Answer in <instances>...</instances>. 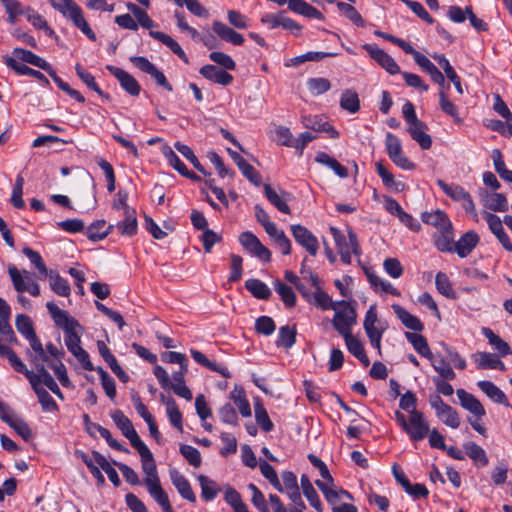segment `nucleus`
<instances>
[{
    "label": "nucleus",
    "mask_w": 512,
    "mask_h": 512,
    "mask_svg": "<svg viewBox=\"0 0 512 512\" xmlns=\"http://www.w3.org/2000/svg\"><path fill=\"white\" fill-rule=\"evenodd\" d=\"M483 205L492 211L505 212L508 210V201L502 193H488L483 191L480 193Z\"/></svg>",
    "instance_id": "26"
},
{
    "label": "nucleus",
    "mask_w": 512,
    "mask_h": 512,
    "mask_svg": "<svg viewBox=\"0 0 512 512\" xmlns=\"http://www.w3.org/2000/svg\"><path fill=\"white\" fill-rule=\"evenodd\" d=\"M105 225V220H97L93 222L85 231L87 238L94 242L103 240L114 228V225H109L106 228Z\"/></svg>",
    "instance_id": "37"
},
{
    "label": "nucleus",
    "mask_w": 512,
    "mask_h": 512,
    "mask_svg": "<svg viewBox=\"0 0 512 512\" xmlns=\"http://www.w3.org/2000/svg\"><path fill=\"white\" fill-rule=\"evenodd\" d=\"M197 480L201 486V496L205 501H212L216 498L220 489L215 481L205 475H199Z\"/></svg>",
    "instance_id": "46"
},
{
    "label": "nucleus",
    "mask_w": 512,
    "mask_h": 512,
    "mask_svg": "<svg viewBox=\"0 0 512 512\" xmlns=\"http://www.w3.org/2000/svg\"><path fill=\"white\" fill-rule=\"evenodd\" d=\"M64 342L69 352L81 363L85 370H95L89 354L81 347V339L76 329L65 333Z\"/></svg>",
    "instance_id": "7"
},
{
    "label": "nucleus",
    "mask_w": 512,
    "mask_h": 512,
    "mask_svg": "<svg viewBox=\"0 0 512 512\" xmlns=\"http://www.w3.org/2000/svg\"><path fill=\"white\" fill-rule=\"evenodd\" d=\"M261 22L269 29H275L281 26L284 29L291 31L295 35H299L302 30V26L295 22L293 19L287 17L285 12L265 14L262 16Z\"/></svg>",
    "instance_id": "13"
},
{
    "label": "nucleus",
    "mask_w": 512,
    "mask_h": 512,
    "mask_svg": "<svg viewBox=\"0 0 512 512\" xmlns=\"http://www.w3.org/2000/svg\"><path fill=\"white\" fill-rule=\"evenodd\" d=\"M212 28L215 34L221 40L231 43L235 46H241L245 41L242 34L236 32L234 29L221 21L215 20L212 23Z\"/></svg>",
    "instance_id": "19"
},
{
    "label": "nucleus",
    "mask_w": 512,
    "mask_h": 512,
    "mask_svg": "<svg viewBox=\"0 0 512 512\" xmlns=\"http://www.w3.org/2000/svg\"><path fill=\"white\" fill-rule=\"evenodd\" d=\"M435 285L440 294L449 298L455 299L456 292L452 288V284L448 278V276L443 272H438L435 278Z\"/></svg>",
    "instance_id": "57"
},
{
    "label": "nucleus",
    "mask_w": 512,
    "mask_h": 512,
    "mask_svg": "<svg viewBox=\"0 0 512 512\" xmlns=\"http://www.w3.org/2000/svg\"><path fill=\"white\" fill-rule=\"evenodd\" d=\"M131 63L140 71L150 75L155 82L168 91H172L171 84L167 81L163 72H161L152 62L142 56H133L130 58Z\"/></svg>",
    "instance_id": "11"
},
{
    "label": "nucleus",
    "mask_w": 512,
    "mask_h": 512,
    "mask_svg": "<svg viewBox=\"0 0 512 512\" xmlns=\"http://www.w3.org/2000/svg\"><path fill=\"white\" fill-rule=\"evenodd\" d=\"M286 3H288V8L294 13L307 18H314L318 20L324 19L323 14L319 10L304 0H287Z\"/></svg>",
    "instance_id": "30"
},
{
    "label": "nucleus",
    "mask_w": 512,
    "mask_h": 512,
    "mask_svg": "<svg viewBox=\"0 0 512 512\" xmlns=\"http://www.w3.org/2000/svg\"><path fill=\"white\" fill-rule=\"evenodd\" d=\"M431 365L437 371L440 376L446 380H453L456 377L450 364L443 357H434L432 355Z\"/></svg>",
    "instance_id": "58"
},
{
    "label": "nucleus",
    "mask_w": 512,
    "mask_h": 512,
    "mask_svg": "<svg viewBox=\"0 0 512 512\" xmlns=\"http://www.w3.org/2000/svg\"><path fill=\"white\" fill-rule=\"evenodd\" d=\"M275 291L280 295L281 300L287 307H293L296 304V295L293 289L281 282L280 280L274 283Z\"/></svg>",
    "instance_id": "61"
},
{
    "label": "nucleus",
    "mask_w": 512,
    "mask_h": 512,
    "mask_svg": "<svg viewBox=\"0 0 512 512\" xmlns=\"http://www.w3.org/2000/svg\"><path fill=\"white\" fill-rule=\"evenodd\" d=\"M169 476L172 484L177 489L178 493L191 503L196 502V495L193 492L189 481L177 469H170Z\"/></svg>",
    "instance_id": "17"
},
{
    "label": "nucleus",
    "mask_w": 512,
    "mask_h": 512,
    "mask_svg": "<svg viewBox=\"0 0 512 512\" xmlns=\"http://www.w3.org/2000/svg\"><path fill=\"white\" fill-rule=\"evenodd\" d=\"M301 488L304 496L309 501L310 505L314 507L318 512H322L323 506L318 496V493L314 489L312 483L310 482L308 476L306 474H302L300 478Z\"/></svg>",
    "instance_id": "40"
},
{
    "label": "nucleus",
    "mask_w": 512,
    "mask_h": 512,
    "mask_svg": "<svg viewBox=\"0 0 512 512\" xmlns=\"http://www.w3.org/2000/svg\"><path fill=\"white\" fill-rule=\"evenodd\" d=\"M264 194L268 201L275 206L280 212L290 214L291 210L286 200L279 195L269 184L264 185Z\"/></svg>",
    "instance_id": "49"
},
{
    "label": "nucleus",
    "mask_w": 512,
    "mask_h": 512,
    "mask_svg": "<svg viewBox=\"0 0 512 512\" xmlns=\"http://www.w3.org/2000/svg\"><path fill=\"white\" fill-rule=\"evenodd\" d=\"M13 58L16 60L19 59L23 62L34 65L44 71L50 69V63H48L45 59L39 57L33 52L23 49V48H14L12 51Z\"/></svg>",
    "instance_id": "32"
},
{
    "label": "nucleus",
    "mask_w": 512,
    "mask_h": 512,
    "mask_svg": "<svg viewBox=\"0 0 512 512\" xmlns=\"http://www.w3.org/2000/svg\"><path fill=\"white\" fill-rule=\"evenodd\" d=\"M190 354L198 364L208 368L209 370L218 372L225 378H229L231 376L229 370L226 367L219 366L211 362L202 352L196 349H190Z\"/></svg>",
    "instance_id": "44"
},
{
    "label": "nucleus",
    "mask_w": 512,
    "mask_h": 512,
    "mask_svg": "<svg viewBox=\"0 0 512 512\" xmlns=\"http://www.w3.org/2000/svg\"><path fill=\"white\" fill-rule=\"evenodd\" d=\"M421 219L424 223L434 226L438 232L451 229V221L447 214L439 209L433 212H423Z\"/></svg>",
    "instance_id": "23"
},
{
    "label": "nucleus",
    "mask_w": 512,
    "mask_h": 512,
    "mask_svg": "<svg viewBox=\"0 0 512 512\" xmlns=\"http://www.w3.org/2000/svg\"><path fill=\"white\" fill-rule=\"evenodd\" d=\"M464 449L469 458H471L474 462L480 464L481 466H486L488 464L489 461L485 450L475 442L465 443Z\"/></svg>",
    "instance_id": "55"
},
{
    "label": "nucleus",
    "mask_w": 512,
    "mask_h": 512,
    "mask_svg": "<svg viewBox=\"0 0 512 512\" xmlns=\"http://www.w3.org/2000/svg\"><path fill=\"white\" fill-rule=\"evenodd\" d=\"M348 351L356 357L364 366H368L370 361L365 353L363 344L352 334L343 337Z\"/></svg>",
    "instance_id": "41"
},
{
    "label": "nucleus",
    "mask_w": 512,
    "mask_h": 512,
    "mask_svg": "<svg viewBox=\"0 0 512 512\" xmlns=\"http://www.w3.org/2000/svg\"><path fill=\"white\" fill-rule=\"evenodd\" d=\"M434 243L442 252L452 251L454 248L452 228L447 231H439L434 236Z\"/></svg>",
    "instance_id": "64"
},
{
    "label": "nucleus",
    "mask_w": 512,
    "mask_h": 512,
    "mask_svg": "<svg viewBox=\"0 0 512 512\" xmlns=\"http://www.w3.org/2000/svg\"><path fill=\"white\" fill-rule=\"evenodd\" d=\"M482 334L487 338L489 344L499 353V356L505 357L512 353L509 344L504 341L499 335L495 334L492 329L488 327L482 328Z\"/></svg>",
    "instance_id": "35"
},
{
    "label": "nucleus",
    "mask_w": 512,
    "mask_h": 512,
    "mask_svg": "<svg viewBox=\"0 0 512 512\" xmlns=\"http://www.w3.org/2000/svg\"><path fill=\"white\" fill-rule=\"evenodd\" d=\"M392 309L397 318L407 328L415 332H421L424 329L423 323L417 316L409 313L405 308L398 304H393Z\"/></svg>",
    "instance_id": "24"
},
{
    "label": "nucleus",
    "mask_w": 512,
    "mask_h": 512,
    "mask_svg": "<svg viewBox=\"0 0 512 512\" xmlns=\"http://www.w3.org/2000/svg\"><path fill=\"white\" fill-rule=\"evenodd\" d=\"M405 337L412 344L417 353L427 359H432V352L423 335L419 333L406 332Z\"/></svg>",
    "instance_id": "42"
},
{
    "label": "nucleus",
    "mask_w": 512,
    "mask_h": 512,
    "mask_svg": "<svg viewBox=\"0 0 512 512\" xmlns=\"http://www.w3.org/2000/svg\"><path fill=\"white\" fill-rule=\"evenodd\" d=\"M439 106L441 110L453 118L456 123H462V119L459 117V112L457 106L449 100L447 93L443 88L439 90Z\"/></svg>",
    "instance_id": "48"
},
{
    "label": "nucleus",
    "mask_w": 512,
    "mask_h": 512,
    "mask_svg": "<svg viewBox=\"0 0 512 512\" xmlns=\"http://www.w3.org/2000/svg\"><path fill=\"white\" fill-rule=\"evenodd\" d=\"M107 70L119 81L121 87L131 96H138L141 87L137 80L125 70L108 65Z\"/></svg>",
    "instance_id": "15"
},
{
    "label": "nucleus",
    "mask_w": 512,
    "mask_h": 512,
    "mask_svg": "<svg viewBox=\"0 0 512 512\" xmlns=\"http://www.w3.org/2000/svg\"><path fill=\"white\" fill-rule=\"evenodd\" d=\"M478 242L479 236L477 233L474 231H468L454 243V250L461 258H464L472 252Z\"/></svg>",
    "instance_id": "29"
},
{
    "label": "nucleus",
    "mask_w": 512,
    "mask_h": 512,
    "mask_svg": "<svg viewBox=\"0 0 512 512\" xmlns=\"http://www.w3.org/2000/svg\"><path fill=\"white\" fill-rule=\"evenodd\" d=\"M340 106L342 109L349 113H356L360 109V101L358 94L351 89H346L342 92L340 98Z\"/></svg>",
    "instance_id": "47"
},
{
    "label": "nucleus",
    "mask_w": 512,
    "mask_h": 512,
    "mask_svg": "<svg viewBox=\"0 0 512 512\" xmlns=\"http://www.w3.org/2000/svg\"><path fill=\"white\" fill-rule=\"evenodd\" d=\"M116 227L120 234L125 236H133L137 232V218L134 209H127V212L123 214V220L116 224Z\"/></svg>",
    "instance_id": "36"
},
{
    "label": "nucleus",
    "mask_w": 512,
    "mask_h": 512,
    "mask_svg": "<svg viewBox=\"0 0 512 512\" xmlns=\"http://www.w3.org/2000/svg\"><path fill=\"white\" fill-rule=\"evenodd\" d=\"M141 462L145 474L144 484L149 494L159 505L168 506V495L161 487L153 454H149L147 458H141Z\"/></svg>",
    "instance_id": "2"
},
{
    "label": "nucleus",
    "mask_w": 512,
    "mask_h": 512,
    "mask_svg": "<svg viewBox=\"0 0 512 512\" xmlns=\"http://www.w3.org/2000/svg\"><path fill=\"white\" fill-rule=\"evenodd\" d=\"M161 400L166 406V412H167L168 418L170 420V423L175 428H177L179 431L182 432V430H183L182 414L179 411L175 400L172 397L165 399L164 395H161Z\"/></svg>",
    "instance_id": "43"
},
{
    "label": "nucleus",
    "mask_w": 512,
    "mask_h": 512,
    "mask_svg": "<svg viewBox=\"0 0 512 512\" xmlns=\"http://www.w3.org/2000/svg\"><path fill=\"white\" fill-rule=\"evenodd\" d=\"M479 389L485 393L492 401L509 406V401L504 392L498 388L493 382L488 380H481L477 383Z\"/></svg>",
    "instance_id": "33"
},
{
    "label": "nucleus",
    "mask_w": 512,
    "mask_h": 512,
    "mask_svg": "<svg viewBox=\"0 0 512 512\" xmlns=\"http://www.w3.org/2000/svg\"><path fill=\"white\" fill-rule=\"evenodd\" d=\"M367 278L369 283L375 290H381L383 292L389 293L394 296H400V292L397 288H395L390 282L380 278L374 273L367 272Z\"/></svg>",
    "instance_id": "56"
},
{
    "label": "nucleus",
    "mask_w": 512,
    "mask_h": 512,
    "mask_svg": "<svg viewBox=\"0 0 512 512\" xmlns=\"http://www.w3.org/2000/svg\"><path fill=\"white\" fill-rule=\"evenodd\" d=\"M356 323V311L350 307L347 302L337 303L335 315L332 320L333 327L341 336H348L351 333V327Z\"/></svg>",
    "instance_id": "6"
},
{
    "label": "nucleus",
    "mask_w": 512,
    "mask_h": 512,
    "mask_svg": "<svg viewBox=\"0 0 512 512\" xmlns=\"http://www.w3.org/2000/svg\"><path fill=\"white\" fill-rule=\"evenodd\" d=\"M246 289L258 299H268L271 295L269 287L258 279H248L245 282Z\"/></svg>",
    "instance_id": "53"
},
{
    "label": "nucleus",
    "mask_w": 512,
    "mask_h": 512,
    "mask_svg": "<svg viewBox=\"0 0 512 512\" xmlns=\"http://www.w3.org/2000/svg\"><path fill=\"white\" fill-rule=\"evenodd\" d=\"M46 307L55 324L63 329L64 333L80 327L75 318L71 317L65 310L60 309L55 303L48 302Z\"/></svg>",
    "instance_id": "14"
},
{
    "label": "nucleus",
    "mask_w": 512,
    "mask_h": 512,
    "mask_svg": "<svg viewBox=\"0 0 512 512\" xmlns=\"http://www.w3.org/2000/svg\"><path fill=\"white\" fill-rule=\"evenodd\" d=\"M22 252L30 260L34 267L39 271L40 278H47L48 269L41 255L37 251L31 249L30 247H24Z\"/></svg>",
    "instance_id": "60"
},
{
    "label": "nucleus",
    "mask_w": 512,
    "mask_h": 512,
    "mask_svg": "<svg viewBox=\"0 0 512 512\" xmlns=\"http://www.w3.org/2000/svg\"><path fill=\"white\" fill-rule=\"evenodd\" d=\"M9 276L12 280L13 286L17 292H29L32 296L40 295V287L37 282H31V285H26L24 282V276L15 266H9Z\"/></svg>",
    "instance_id": "20"
},
{
    "label": "nucleus",
    "mask_w": 512,
    "mask_h": 512,
    "mask_svg": "<svg viewBox=\"0 0 512 512\" xmlns=\"http://www.w3.org/2000/svg\"><path fill=\"white\" fill-rule=\"evenodd\" d=\"M315 161L333 170L340 178L348 177L347 168L325 152H318L315 156Z\"/></svg>",
    "instance_id": "38"
},
{
    "label": "nucleus",
    "mask_w": 512,
    "mask_h": 512,
    "mask_svg": "<svg viewBox=\"0 0 512 512\" xmlns=\"http://www.w3.org/2000/svg\"><path fill=\"white\" fill-rule=\"evenodd\" d=\"M296 341V329L295 327L282 326L279 329L278 339L276 341L277 346L285 348H291Z\"/></svg>",
    "instance_id": "62"
},
{
    "label": "nucleus",
    "mask_w": 512,
    "mask_h": 512,
    "mask_svg": "<svg viewBox=\"0 0 512 512\" xmlns=\"http://www.w3.org/2000/svg\"><path fill=\"white\" fill-rule=\"evenodd\" d=\"M427 125L421 120L412 123L408 127V132L413 140H415L422 149H429L432 145V139L426 133Z\"/></svg>",
    "instance_id": "28"
},
{
    "label": "nucleus",
    "mask_w": 512,
    "mask_h": 512,
    "mask_svg": "<svg viewBox=\"0 0 512 512\" xmlns=\"http://www.w3.org/2000/svg\"><path fill=\"white\" fill-rule=\"evenodd\" d=\"M363 328L373 348L380 352L381 339L383 333L388 328L386 321L378 319L377 307L375 304L371 305L367 310L363 322Z\"/></svg>",
    "instance_id": "4"
},
{
    "label": "nucleus",
    "mask_w": 512,
    "mask_h": 512,
    "mask_svg": "<svg viewBox=\"0 0 512 512\" xmlns=\"http://www.w3.org/2000/svg\"><path fill=\"white\" fill-rule=\"evenodd\" d=\"M437 185L452 200L460 202L464 210L472 215L474 221H478V214L472 197L462 186L458 184H447L441 179L437 180Z\"/></svg>",
    "instance_id": "5"
},
{
    "label": "nucleus",
    "mask_w": 512,
    "mask_h": 512,
    "mask_svg": "<svg viewBox=\"0 0 512 512\" xmlns=\"http://www.w3.org/2000/svg\"><path fill=\"white\" fill-rule=\"evenodd\" d=\"M291 233L295 241L302 246L309 255L316 256L319 249L317 237L305 226L300 224L291 225Z\"/></svg>",
    "instance_id": "9"
},
{
    "label": "nucleus",
    "mask_w": 512,
    "mask_h": 512,
    "mask_svg": "<svg viewBox=\"0 0 512 512\" xmlns=\"http://www.w3.org/2000/svg\"><path fill=\"white\" fill-rule=\"evenodd\" d=\"M51 289L60 296H68L70 294V286L66 279L61 277L58 273L48 271V276Z\"/></svg>",
    "instance_id": "50"
},
{
    "label": "nucleus",
    "mask_w": 512,
    "mask_h": 512,
    "mask_svg": "<svg viewBox=\"0 0 512 512\" xmlns=\"http://www.w3.org/2000/svg\"><path fill=\"white\" fill-rule=\"evenodd\" d=\"M461 406L469 411L474 417L481 419L485 415V409L480 401L464 389L456 391Z\"/></svg>",
    "instance_id": "18"
},
{
    "label": "nucleus",
    "mask_w": 512,
    "mask_h": 512,
    "mask_svg": "<svg viewBox=\"0 0 512 512\" xmlns=\"http://www.w3.org/2000/svg\"><path fill=\"white\" fill-rule=\"evenodd\" d=\"M163 155L166 158V160L169 162V164L176 171H178L182 176L187 177L189 179H194V180L199 179L195 173L190 172L187 169L185 164L179 159V157L176 155V153L170 147H165L163 149Z\"/></svg>",
    "instance_id": "39"
},
{
    "label": "nucleus",
    "mask_w": 512,
    "mask_h": 512,
    "mask_svg": "<svg viewBox=\"0 0 512 512\" xmlns=\"http://www.w3.org/2000/svg\"><path fill=\"white\" fill-rule=\"evenodd\" d=\"M230 397L243 417L251 416L250 404L246 399V394L242 387L235 386L231 391Z\"/></svg>",
    "instance_id": "45"
},
{
    "label": "nucleus",
    "mask_w": 512,
    "mask_h": 512,
    "mask_svg": "<svg viewBox=\"0 0 512 512\" xmlns=\"http://www.w3.org/2000/svg\"><path fill=\"white\" fill-rule=\"evenodd\" d=\"M330 232L333 236V239L336 243L338 251H344L347 249H352L354 253H357L358 249V241L357 236L353 231L348 232V239L341 231L335 227L330 228Z\"/></svg>",
    "instance_id": "27"
},
{
    "label": "nucleus",
    "mask_w": 512,
    "mask_h": 512,
    "mask_svg": "<svg viewBox=\"0 0 512 512\" xmlns=\"http://www.w3.org/2000/svg\"><path fill=\"white\" fill-rule=\"evenodd\" d=\"M432 58L439 64V66L443 69L446 77L453 83L456 91L462 95L464 93L463 87L461 84V79L455 72L454 68L451 66L449 60L443 54H434Z\"/></svg>",
    "instance_id": "31"
},
{
    "label": "nucleus",
    "mask_w": 512,
    "mask_h": 512,
    "mask_svg": "<svg viewBox=\"0 0 512 512\" xmlns=\"http://www.w3.org/2000/svg\"><path fill=\"white\" fill-rule=\"evenodd\" d=\"M240 244L253 256L264 262L271 260V252L266 248L260 240L249 231L243 232L239 236Z\"/></svg>",
    "instance_id": "10"
},
{
    "label": "nucleus",
    "mask_w": 512,
    "mask_h": 512,
    "mask_svg": "<svg viewBox=\"0 0 512 512\" xmlns=\"http://www.w3.org/2000/svg\"><path fill=\"white\" fill-rule=\"evenodd\" d=\"M484 218L489 226V229L496 236L502 246L507 251L512 252V243L503 228L501 219L497 215L490 212H485Z\"/></svg>",
    "instance_id": "16"
},
{
    "label": "nucleus",
    "mask_w": 512,
    "mask_h": 512,
    "mask_svg": "<svg viewBox=\"0 0 512 512\" xmlns=\"http://www.w3.org/2000/svg\"><path fill=\"white\" fill-rule=\"evenodd\" d=\"M46 72L53 79L56 85L64 92H66L69 96L74 98L76 101L83 103L85 98L75 89H72L68 83L64 82L55 72V70L50 65V69H47Z\"/></svg>",
    "instance_id": "59"
},
{
    "label": "nucleus",
    "mask_w": 512,
    "mask_h": 512,
    "mask_svg": "<svg viewBox=\"0 0 512 512\" xmlns=\"http://www.w3.org/2000/svg\"><path fill=\"white\" fill-rule=\"evenodd\" d=\"M93 456L96 464L107 474L113 485L118 487L120 485V479L117 471L111 466L108 460L101 453L93 451Z\"/></svg>",
    "instance_id": "51"
},
{
    "label": "nucleus",
    "mask_w": 512,
    "mask_h": 512,
    "mask_svg": "<svg viewBox=\"0 0 512 512\" xmlns=\"http://www.w3.org/2000/svg\"><path fill=\"white\" fill-rule=\"evenodd\" d=\"M473 359L477 366L481 369H497L500 371L506 370L505 364L496 354L488 352H477L473 355Z\"/></svg>",
    "instance_id": "25"
},
{
    "label": "nucleus",
    "mask_w": 512,
    "mask_h": 512,
    "mask_svg": "<svg viewBox=\"0 0 512 512\" xmlns=\"http://www.w3.org/2000/svg\"><path fill=\"white\" fill-rule=\"evenodd\" d=\"M51 6L68 18L90 40L95 41L96 35L85 20L82 9L73 0H49Z\"/></svg>",
    "instance_id": "1"
},
{
    "label": "nucleus",
    "mask_w": 512,
    "mask_h": 512,
    "mask_svg": "<svg viewBox=\"0 0 512 512\" xmlns=\"http://www.w3.org/2000/svg\"><path fill=\"white\" fill-rule=\"evenodd\" d=\"M376 171L386 187L392 188L396 192L404 189V183L395 181L393 174L385 168L382 162L376 163Z\"/></svg>",
    "instance_id": "52"
},
{
    "label": "nucleus",
    "mask_w": 512,
    "mask_h": 512,
    "mask_svg": "<svg viewBox=\"0 0 512 512\" xmlns=\"http://www.w3.org/2000/svg\"><path fill=\"white\" fill-rule=\"evenodd\" d=\"M32 362L35 365L37 372H34L35 378L33 380H28L29 383L31 384V387H33V383H35V387H42L41 385L43 384L48 389L53 388V386L56 385L57 383L55 382L51 374L48 372L45 365L38 363L36 361V358H33Z\"/></svg>",
    "instance_id": "34"
},
{
    "label": "nucleus",
    "mask_w": 512,
    "mask_h": 512,
    "mask_svg": "<svg viewBox=\"0 0 512 512\" xmlns=\"http://www.w3.org/2000/svg\"><path fill=\"white\" fill-rule=\"evenodd\" d=\"M199 72L204 78L223 86L229 85L233 81V76L230 73L214 65H205Z\"/></svg>",
    "instance_id": "22"
},
{
    "label": "nucleus",
    "mask_w": 512,
    "mask_h": 512,
    "mask_svg": "<svg viewBox=\"0 0 512 512\" xmlns=\"http://www.w3.org/2000/svg\"><path fill=\"white\" fill-rule=\"evenodd\" d=\"M135 18L137 19L138 25H141L143 28L152 29L157 26V24L149 17V15L143 9H141V11L137 15H135ZM149 35L152 38L160 41L165 46H167L180 59H182L186 63L188 62L186 53L171 36L163 32L153 30H150Z\"/></svg>",
    "instance_id": "3"
},
{
    "label": "nucleus",
    "mask_w": 512,
    "mask_h": 512,
    "mask_svg": "<svg viewBox=\"0 0 512 512\" xmlns=\"http://www.w3.org/2000/svg\"><path fill=\"white\" fill-rule=\"evenodd\" d=\"M111 418L114 421L115 425L121 430L122 434L126 438L130 437L132 434L136 432L132 422L129 420L128 417L124 415V413L121 410H115L111 414Z\"/></svg>",
    "instance_id": "54"
},
{
    "label": "nucleus",
    "mask_w": 512,
    "mask_h": 512,
    "mask_svg": "<svg viewBox=\"0 0 512 512\" xmlns=\"http://www.w3.org/2000/svg\"><path fill=\"white\" fill-rule=\"evenodd\" d=\"M3 62L15 71L18 75H27L30 77H34L39 81L43 82L45 85H49V80L47 77L38 70L32 69L25 64L19 63L15 58L10 56H4Z\"/></svg>",
    "instance_id": "21"
},
{
    "label": "nucleus",
    "mask_w": 512,
    "mask_h": 512,
    "mask_svg": "<svg viewBox=\"0 0 512 512\" xmlns=\"http://www.w3.org/2000/svg\"><path fill=\"white\" fill-rule=\"evenodd\" d=\"M412 441H421L425 439L429 432V423L424 414L418 410H411L409 415V423L405 430Z\"/></svg>",
    "instance_id": "8"
},
{
    "label": "nucleus",
    "mask_w": 512,
    "mask_h": 512,
    "mask_svg": "<svg viewBox=\"0 0 512 512\" xmlns=\"http://www.w3.org/2000/svg\"><path fill=\"white\" fill-rule=\"evenodd\" d=\"M436 416L447 426L451 428H458L460 425V418L458 413L449 405L444 409L439 410Z\"/></svg>",
    "instance_id": "63"
},
{
    "label": "nucleus",
    "mask_w": 512,
    "mask_h": 512,
    "mask_svg": "<svg viewBox=\"0 0 512 512\" xmlns=\"http://www.w3.org/2000/svg\"><path fill=\"white\" fill-rule=\"evenodd\" d=\"M362 48L389 74L395 75L400 72V67L396 61L383 49L375 44H364Z\"/></svg>",
    "instance_id": "12"
}]
</instances>
